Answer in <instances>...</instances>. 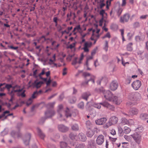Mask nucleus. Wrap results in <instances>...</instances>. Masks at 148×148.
<instances>
[{
  "instance_id": "obj_1",
  "label": "nucleus",
  "mask_w": 148,
  "mask_h": 148,
  "mask_svg": "<svg viewBox=\"0 0 148 148\" xmlns=\"http://www.w3.org/2000/svg\"><path fill=\"white\" fill-rule=\"evenodd\" d=\"M101 105L104 108H107L109 109L112 110L114 109L113 106L106 101H103L100 103H94L93 106L96 108L100 109L101 107Z\"/></svg>"
},
{
  "instance_id": "obj_2",
  "label": "nucleus",
  "mask_w": 148,
  "mask_h": 148,
  "mask_svg": "<svg viewBox=\"0 0 148 148\" xmlns=\"http://www.w3.org/2000/svg\"><path fill=\"white\" fill-rule=\"evenodd\" d=\"M128 98L130 100L136 101L139 100L141 96L140 94L138 92H132L129 94Z\"/></svg>"
},
{
  "instance_id": "obj_3",
  "label": "nucleus",
  "mask_w": 148,
  "mask_h": 148,
  "mask_svg": "<svg viewBox=\"0 0 148 148\" xmlns=\"http://www.w3.org/2000/svg\"><path fill=\"white\" fill-rule=\"evenodd\" d=\"M63 106L62 105H60L58 106L57 109L58 118L60 121L64 120L65 119L62 113L64 112Z\"/></svg>"
},
{
  "instance_id": "obj_4",
  "label": "nucleus",
  "mask_w": 148,
  "mask_h": 148,
  "mask_svg": "<svg viewBox=\"0 0 148 148\" xmlns=\"http://www.w3.org/2000/svg\"><path fill=\"white\" fill-rule=\"evenodd\" d=\"M103 95L104 97L106 99L110 101H112V100H114L113 99L114 96L110 91H105Z\"/></svg>"
},
{
  "instance_id": "obj_5",
  "label": "nucleus",
  "mask_w": 148,
  "mask_h": 148,
  "mask_svg": "<svg viewBox=\"0 0 148 148\" xmlns=\"http://www.w3.org/2000/svg\"><path fill=\"white\" fill-rule=\"evenodd\" d=\"M131 136L136 143L138 144H140L142 139L140 135L138 134L137 133H136L132 135Z\"/></svg>"
},
{
  "instance_id": "obj_6",
  "label": "nucleus",
  "mask_w": 148,
  "mask_h": 148,
  "mask_svg": "<svg viewBox=\"0 0 148 148\" xmlns=\"http://www.w3.org/2000/svg\"><path fill=\"white\" fill-rule=\"evenodd\" d=\"M105 140L104 136L100 134L97 137L96 140V143L99 145H101L103 143Z\"/></svg>"
},
{
  "instance_id": "obj_7",
  "label": "nucleus",
  "mask_w": 148,
  "mask_h": 148,
  "mask_svg": "<svg viewBox=\"0 0 148 148\" xmlns=\"http://www.w3.org/2000/svg\"><path fill=\"white\" fill-rule=\"evenodd\" d=\"M141 85L140 81L139 80H137L134 81L132 84V88L135 90H138Z\"/></svg>"
},
{
  "instance_id": "obj_8",
  "label": "nucleus",
  "mask_w": 148,
  "mask_h": 148,
  "mask_svg": "<svg viewBox=\"0 0 148 148\" xmlns=\"http://www.w3.org/2000/svg\"><path fill=\"white\" fill-rule=\"evenodd\" d=\"M43 83L42 82H38L37 80H36L32 83L31 85L30 86V87H32L33 88H38L40 87Z\"/></svg>"
},
{
  "instance_id": "obj_9",
  "label": "nucleus",
  "mask_w": 148,
  "mask_h": 148,
  "mask_svg": "<svg viewBox=\"0 0 148 148\" xmlns=\"http://www.w3.org/2000/svg\"><path fill=\"white\" fill-rule=\"evenodd\" d=\"M58 129L59 130L62 132H65L69 130V128L63 124H60L58 126Z\"/></svg>"
},
{
  "instance_id": "obj_10",
  "label": "nucleus",
  "mask_w": 148,
  "mask_h": 148,
  "mask_svg": "<svg viewBox=\"0 0 148 148\" xmlns=\"http://www.w3.org/2000/svg\"><path fill=\"white\" fill-rule=\"evenodd\" d=\"M55 114V112L54 110H48L45 113V117L46 118H51Z\"/></svg>"
},
{
  "instance_id": "obj_11",
  "label": "nucleus",
  "mask_w": 148,
  "mask_h": 148,
  "mask_svg": "<svg viewBox=\"0 0 148 148\" xmlns=\"http://www.w3.org/2000/svg\"><path fill=\"white\" fill-rule=\"evenodd\" d=\"M130 16L129 14H125L124 15L123 17H121L120 18V21L122 23H124L125 22H127L128 21Z\"/></svg>"
},
{
  "instance_id": "obj_12",
  "label": "nucleus",
  "mask_w": 148,
  "mask_h": 148,
  "mask_svg": "<svg viewBox=\"0 0 148 148\" xmlns=\"http://www.w3.org/2000/svg\"><path fill=\"white\" fill-rule=\"evenodd\" d=\"M107 121L105 118H103L95 120L96 123L98 125H102L105 123Z\"/></svg>"
},
{
  "instance_id": "obj_13",
  "label": "nucleus",
  "mask_w": 148,
  "mask_h": 148,
  "mask_svg": "<svg viewBox=\"0 0 148 148\" xmlns=\"http://www.w3.org/2000/svg\"><path fill=\"white\" fill-rule=\"evenodd\" d=\"M31 138V135L30 134H27L23 138L24 143L26 145H28L29 144V140Z\"/></svg>"
},
{
  "instance_id": "obj_14",
  "label": "nucleus",
  "mask_w": 148,
  "mask_h": 148,
  "mask_svg": "<svg viewBox=\"0 0 148 148\" xmlns=\"http://www.w3.org/2000/svg\"><path fill=\"white\" fill-rule=\"evenodd\" d=\"M118 118L115 116H112L110 119L109 122L112 125L116 124L118 122Z\"/></svg>"
},
{
  "instance_id": "obj_15",
  "label": "nucleus",
  "mask_w": 148,
  "mask_h": 148,
  "mask_svg": "<svg viewBox=\"0 0 148 148\" xmlns=\"http://www.w3.org/2000/svg\"><path fill=\"white\" fill-rule=\"evenodd\" d=\"M118 86L117 83L115 81H113L110 84V88L112 90L114 91L117 89Z\"/></svg>"
},
{
  "instance_id": "obj_16",
  "label": "nucleus",
  "mask_w": 148,
  "mask_h": 148,
  "mask_svg": "<svg viewBox=\"0 0 148 148\" xmlns=\"http://www.w3.org/2000/svg\"><path fill=\"white\" fill-rule=\"evenodd\" d=\"M91 42H87L85 43L83 49L84 51L85 52H88L89 51L88 47H90L92 45Z\"/></svg>"
},
{
  "instance_id": "obj_17",
  "label": "nucleus",
  "mask_w": 148,
  "mask_h": 148,
  "mask_svg": "<svg viewBox=\"0 0 148 148\" xmlns=\"http://www.w3.org/2000/svg\"><path fill=\"white\" fill-rule=\"evenodd\" d=\"M114 100L112 101L114 102L116 104H119L122 101L121 98L120 97L114 96L113 97Z\"/></svg>"
},
{
  "instance_id": "obj_18",
  "label": "nucleus",
  "mask_w": 148,
  "mask_h": 148,
  "mask_svg": "<svg viewBox=\"0 0 148 148\" xmlns=\"http://www.w3.org/2000/svg\"><path fill=\"white\" fill-rule=\"evenodd\" d=\"M138 113V110L136 108H133L131 109L129 111V114L132 116L136 115Z\"/></svg>"
},
{
  "instance_id": "obj_19",
  "label": "nucleus",
  "mask_w": 148,
  "mask_h": 148,
  "mask_svg": "<svg viewBox=\"0 0 148 148\" xmlns=\"http://www.w3.org/2000/svg\"><path fill=\"white\" fill-rule=\"evenodd\" d=\"M78 137L80 140L83 142L85 141L86 140V138L85 135L82 133L79 134Z\"/></svg>"
},
{
  "instance_id": "obj_20",
  "label": "nucleus",
  "mask_w": 148,
  "mask_h": 148,
  "mask_svg": "<svg viewBox=\"0 0 148 148\" xmlns=\"http://www.w3.org/2000/svg\"><path fill=\"white\" fill-rule=\"evenodd\" d=\"M16 87V86H13L12 87V90L10 91V89H7L8 94L10 95V93L12 94H15V92H17L18 91L17 90H15V88Z\"/></svg>"
},
{
  "instance_id": "obj_21",
  "label": "nucleus",
  "mask_w": 148,
  "mask_h": 148,
  "mask_svg": "<svg viewBox=\"0 0 148 148\" xmlns=\"http://www.w3.org/2000/svg\"><path fill=\"white\" fill-rule=\"evenodd\" d=\"M90 94L89 92H86L84 93L82 95V98L86 100H87L88 97L90 96Z\"/></svg>"
},
{
  "instance_id": "obj_22",
  "label": "nucleus",
  "mask_w": 148,
  "mask_h": 148,
  "mask_svg": "<svg viewBox=\"0 0 148 148\" xmlns=\"http://www.w3.org/2000/svg\"><path fill=\"white\" fill-rule=\"evenodd\" d=\"M70 138L73 140H77L78 139L77 136L75 134L71 133L69 135Z\"/></svg>"
},
{
  "instance_id": "obj_23",
  "label": "nucleus",
  "mask_w": 148,
  "mask_h": 148,
  "mask_svg": "<svg viewBox=\"0 0 148 148\" xmlns=\"http://www.w3.org/2000/svg\"><path fill=\"white\" fill-rule=\"evenodd\" d=\"M140 118L143 120H145L148 119V115L146 113H142L140 116Z\"/></svg>"
},
{
  "instance_id": "obj_24",
  "label": "nucleus",
  "mask_w": 148,
  "mask_h": 148,
  "mask_svg": "<svg viewBox=\"0 0 148 148\" xmlns=\"http://www.w3.org/2000/svg\"><path fill=\"white\" fill-rule=\"evenodd\" d=\"M129 121L128 120L125 118H122L121 119V121L120 124L121 125H123L128 124L129 123Z\"/></svg>"
},
{
  "instance_id": "obj_25",
  "label": "nucleus",
  "mask_w": 148,
  "mask_h": 148,
  "mask_svg": "<svg viewBox=\"0 0 148 148\" xmlns=\"http://www.w3.org/2000/svg\"><path fill=\"white\" fill-rule=\"evenodd\" d=\"M37 130L39 136L41 138L43 139L45 136L44 134L42 133L39 128H37Z\"/></svg>"
},
{
  "instance_id": "obj_26",
  "label": "nucleus",
  "mask_w": 148,
  "mask_h": 148,
  "mask_svg": "<svg viewBox=\"0 0 148 148\" xmlns=\"http://www.w3.org/2000/svg\"><path fill=\"white\" fill-rule=\"evenodd\" d=\"M144 39V37L140 36H136L135 37V40L136 42H139L141 41H143Z\"/></svg>"
},
{
  "instance_id": "obj_27",
  "label": "nucleus",
  "mask_w": 148,
  "mask_h": 148,
  "mask_svg": "<svg viewBox=\"0 0 148 148\" xmlns=\"http://www.w3.org/2000/svg\"><path fill=\"white\" fill-rule=\"evenodd\" d=\"M95 91L98 93H103L104 94L105 92V90L103 88H96L95 89Z\"/></svg>"
},
{
  "instance_id": "obj_28",
  "label": "nucleus",
  "mask_w": 148,
  "mask_h": 148,
  "mask_svg": "<svg viewBox=\"0 0 148 148\" xmlns=\"http://www.w3.org/2000/svg\"><path fill=\"white\" fill-rule=\"evenodd\" d=\"M132 45L133 44L132 43L130 42L127 45V51H131L132 50Z\"/></svg>"
},
{
  "instance_id": "obj_29",
  "label": "nucleus",
  "mask_w": 148,
  "mask_h": 148,
  "mask_svg": "<svg viewBox=\"0 0 148 148\" xmlns=\"http://www.w3.org/2000/svg\"><path fill=\"white\" fill-rule=\"evenodd\" d=\"M81 30V28L80 27V26L79 25H78L76 26L74 29L73 32V34L74 35L76 34V32H75V31L77 30V32H79L80 30Z\"/></svg>"
},
{
  "instance_id": "obj_30",
  "label": "nucleus",
  "mask_w": 148,
  "mask_h": 148,
  "mask_svg": "<svg viewBox=\"0 0 148 148\" xmlns=\"http://www.w3.org/2000/svg\"><path fill=\"white\" fill-rule=\"evenodd\" d=\"M65 116L67 118L70 117L71 115L70 111L68 108H67L65 111Z\"/></svg>"
},
{
  "instance_id": "obj_31",
  "label": "nucleus",
  "mask_w": 148,
  "mask_h": 148,
  "mask_svg": "<svg viewBox=\"0 0 148 148\" xmlns=\"http://www.w3.org/2000/svg\"><path fill=\"white\" fill-rule=\"evenodd\" d=\"M94 134V133L92 130H89L88 131L86 134L88 137H91Z\"/></svg>"
},
{
  "instance_id": "obj_32",
  "label": "nucleus",
  "mask_w": 148,
  "mask_h": 148,
  "mask_svg": "<svg viewBox=\"0 0 148 148\" xmlns=\"http://www.w3.org/2000/svg\"><path fill=\"white\" fill-rule=\"evenodd\" d=\"M86 124L87 127L89 129H90L92 125V123L89 121H87L86 122Z\"/></svg>"
},
{
  "instance_id": "obj_33",
  "label": "nucleus",
  "mask_w": 148,
  "mask_h": 148,
  "mask_svg": "<svg viewBox=\"0 0 148 148\" xmlns=\"http://www.w3.org/2000/svg\"><path fill=\"white\" fill-rule=\"evenodd\" d=\"M67 144L66 143L64 142H60V146L61 148H65L66 147Z\"/></svg>"
},
{
  "instance_id": "obj_34",
  "label": "nucleus",
  "mask_w": 148,
  "mask_h": 148,
  "mask_svg": "<svg viewBox=\"0 0 148 148\" xmlns=\"http://www.w3.org/2000/svg\"><path fill=\"white\" fill-rule=\"evenodd\" d=\"M92 75L88 72H84L83 73V76L85 78L89 77L90 78Z\"/></svg>"
},
{
  "instance_id": "obj_35",
  "label": "nucleus",
  "mask_w": 148,
  "mask_h": 148,
  "mask_svg": "<svg viewBox=\"0 0 148 148\" xmlns=\"http://www.w3.org/2000/svg\"><path fill=\"white\" fill-rule=\"evenodd\" d=\"M38 96V92L37 91H36L34 92L32 95L31 97H30L31 99L32 100L34 99L37 97Z\"/></svg>"
},
{
  "instance_id": "obj_36",
  "label": "nucleus",
  "mask_w": 148,
  "mask_h": 148,
  "mask_svg": "<svg viewBox=\"0 0 148 148\" xmlns=\"http://www.w3.org/2000/svg\"><path fill=\"white\" fill-rule=\"evenodd\" d=\"M46 40V39L45 38V36H42L39 38L38 40V41L40 43H43Z\"/></svg>"
},
{
  "instance_id": "obj_37",
  "label": "nucleus",
  "mask_w": 148,
  "mask_h": 148,
  "mask_svg": "<svg viewBox=\"0 0 148 148\" xmlns=\"http://www.w3.org/2000/svg\"><path fill=\"white\" fill-rule=\"evenodd\" d=\"M143 127L142 126H140L136 128L135 131L137 132L141 133L143 131Z\"/></svg>"
},
{
  "instance_id": "obj_38",
  "label": "nucleus",
  "mask_w": 148,
  "mask_h": 148,
  "mask_svg": "<svg viewBox=\"0 0 148 148\" xmlns=\"http://www.w3.org/2000/svg\"><path fill=\"white\" fill-rule=\"evenodd\" d=\"M11 134L13 137H19L20 136L18 133L14 131H12L11 133Z\"/></svg>"
},
{
  "instance_id": "obj_39",
  "label": "nucleus",
  "mask_w": 148,
  "mask_h": 148,
  "mask_svg": "<svg viewBox=\"0 0 148 148\" xmlns=\"http://www.w3.org/2000/svg\"><path fill=\"white\" fill-rule=\"evenodd\" d=\"M95 78V77L94 76L92 75V76H91L89 78V79L88 80V81L86 82V84H87L88 82L91 81L92 82L94 83H95L94 81V78Z\"/></svg>"
},
{
  "instance_id": "obj_40",
  "label": "nucleus",
  "mask_w": 148,
  "mask_h": 148,
  "mask_svg": "<svg viewBox=\"0 0 148 148\" xmlns=\"http://www.w3.org/2000/svg\"><path fill=\"white\" fill-rule=\"evenodd\" d=\"M131 131L130 129L128 127L125 126L124 127V133L125 134H127L129 133Z\"/></svg>"
},
{
  "instance_id": "obj_41",
  "label": "nucleus",
  "mask_w": 148,
  "mask_h": 148,
  "mask_svg": "<svg viewBox=\"0 0 148 148\" xmlns=\"http://www.w3.org/2000/svg\"><path fill=\"white\" fill-rule=\"evenodd\" d=\"M78 107L81 109H83L84 108V103L83 102L79 103L77 105Z\"/></svg>"
},
{
  "instance_id": "obj_42",
  "label": "nucleus",
  "mask_w": 148,
  "mask_h": 148,
  "mask_svg": "<svg viewBox=\"0 0 148 148\" xmlns=\"http://www.w3.org/2000/svg\"><path fill=\"white\" fill-rule=\"evenodd\" d=\"M72 129L74 131H77L79 130V127L77 124H75L71 127Z\"/></svg>"
},
{
  "instance_id": "obj_43",
  "label": "nucleus",
  "mask_w": 148,
  "mask_h": 148,
  "mask_svg": "<svg viewBox=\"0 0 148 148\" xmlns=\"http://www.w3.org/2000/svg\"><path fill=\"white\" fill-rule=\"evenodd\" d=\"M118 26L116 24H113L111 26V29L114 30H117L118 29Z\"/></svg>"
},
{
  "instance_id": "obj_44",
  "label": "nucleus",
  "mask_w": 148,
  "mask_h": 148,
  "mask_svg": "<svg viewBox=\"0 0 148 148\" xmlns=\"http://www.w3.org/2000/svg\"><path fill=\"white\" fill-rule=\"evenodd\" d=\"M76 100V98L75 97H73L69 99V101L70 103H73L75 102Z\"/></svg>"
},
{
  "instance_id": "obj_45",
  "label": "nucleus",
  "mask_w": 148,
  "mask_h": 148,
  "mask_svg": "<svg viewBox=\"0 0 148 148\" xmlns=\"http://www.w3.org/2000/svg\"><path fill=\"white\" fill-rule=\"evenodd\" d=\"M25 90L23 91L21 93H20L21 92H19L17 93V95L18 96H21L22 97H25Z\"/></svg>"
},
{
  "instance_id": "obj_46",
  "label": "nucleus",
  "mask_w": 148,
  "mask_h": 148,
  "mask_svg": "<svg viewBox=\"0 0 148 148\" xmlns=\"http://www.w3.org/2000/svg\"><path fill=\"white\" fill-rule=\"evenodd\" d=\"M16 86V87L15 88V90H18V91L17 92H17L18 93L19 92H21L23 90V89H20V86L16 85L15 86Z\"/></svg>"
},
{
  "instance_id": "obj_47",
  "label": "nucleus",
  "mask_w": 148,
  "mask_h": 148,
  "mask_svg": "<svg viewBox=\"0 0 148 148\" xmlns=\"http://www.w3.org/2000/svg\"><path fill=\"white\" fill-rule=\"evenodd\" d=\"M118 129L119 133L120 134V136L123 135V132L122 129L120 127H118Z\"/></svg>"
},
{
  "instance_id": "obj_48",
  "label": "nucleus",
  "mask_w": 148,
  "mask_h": 148,
  "mask_svg": "<svg viewBox=\"0 0 148 148\" xmlns=\"http://www.w3.org/2000/svg\"><path fill=\"white\" fill-rule=\"evenodd\" d=\"M85 145L83 144H77L75 148H84Z\"/></svg>"
},
{
  "instance_id": "obj_49",
  "label": "nucleus",
  "mask_w": 148,
  "mask_h": 148,
  "mask_svg": "<svg viewBox=\"0 0 148 148\" xmlns=\"http://www.w3.org/2000/svg\"><path fill=\"white\" fill-rule=\"evenodd\" d=\"M33 101V100L30 98L28 100L26 103V105L27 106H29L31 104Z\"/></svg>"
},
{
  "instance_id": "obj_50",
  "label": "nucleus",
  "mask_w": 148,
  "mask_h": 148,
  "mask_svg": "<svg viewBox=\"0 0 148 148\" xmlns=\"http://www.w3.org/2000/svg\"><path fill=\"white\" fill-rule=\"evenodd\" d=\"M8 133V131L7 130L5 129L3 131L1 132V135L2 136H4L7 134Z\"/></svg>"
},
{
  "instance_id": "obj_51",
  "label": "nucleus",
  "mask_w": 148,
  "mask_h": 148,
  "mask_svg": "<svg viewBox=\"0 0 148 148\" xmlns=\"http://www.w3.org/2000/svg\"><path fill=\"white\" fill-rule=\"evenodd\" d=\"M77 57H75L74 58V59L73 60L72 62V65H75L77 63L78 64V61H77Z\"/></svg>"
},
{
  "instance_id": "obj_52",
  "label": "nucleus",
  "mask_w": 148,
  "mask_h": 148,
  "mask_svg": "<svg viewBox=\"0 0 148 148\" xmlns=\"http://www.w3.org/2000/svg\"><path fill=\"white\" fill-rule=\"evenodd\" d=\"M6 84L5 87V88H6L7 89H10L11 88H12L13 86H12V84Z\"/></svg>"
},
{
  "instance_id": "obj_53",
  "label": "nucleus",
  "mask_w": 148,
  "mask_h": 148,
  "mask_svg": "<svg viewBox=\"0 0 148 148\" xmlns=\"http://www.w3.org/2000/svg\"><path fill=\"white\" fill-rule=\"evenodd\" d=\"M124 138H125L128 141H130L131 140V137L130 136L127 135H124Z\"/></svg>"
},
{
  "instance_id": "obj_54",
  "label": "nucleus",
  "mask_w": 148,
  "mask_h": 148,
  "mask_svg": "<svg viewBox=\"0 0 148 148\" xmlns=\"http://www.w3.org/2000/svg\"><path fill=\"white\" fill-rule=\"evenodd\" d=\"M111 125H112L109 122L107 123L105 125H104L103 126V127L105 129H107Z\"/></svg>"
},
{
  "instance_id": "obj_55",
  "label": "nucleus",
  "mask_w": 148,
  "mask_h": 148,
  "mask_svg": "<svg viewBox=\"0 0 148 148\" xmlns=\"http://www.w3.org/2000/svg\"><path fill=\"white\" fill-rule=\"evenodd\" d=\"M45 71L46 69H43L42 70V72L39 75V76L40 78H41V76L42 75H43L45 73Z\"/></svg>"
},
{
  "instance_id": "obj_56",
  "label": "nucleus",
  "mask_w": 148,
  "mask_h": 148,
  "mask_svg": "<svg viewBox=\"0 0 148 148\" xmlns=\"http://www.w3.org/2000/svg\"><path fill=\"white\" fill-rule=\"evenodd\" d=\"M148 16V15H141L140 16V18L141 19H145Z\"/></svg>"
},
{
  "instance_id": "obj_57",
  "label": "nucleus",
  "mask_w": 148,
  "mask_h": 148,
  "mask_svg": "<svg viewBox=\"0 0 148 148\" xmlns=\"http://www.w3.org/2000/svg\"><path fill=\"white\" fill-rule=\"evenodd\" d=\"M97 49V48L96 47L92 51L91 53L92 56H93L95 54Z\"/></svg>"
},
{
  "instance_id": "obj_58",
  "label": "nucleus",
  "mask_w": 148,
  "mask_h": 148,
  "mask_svg": "<svg viewBox=\"0 0 148 148\" xmlns=\"http://www.w3.org/2000/svg\"><path fill=\"white\" fill-rule=\"evenodd\" d=\"M55 104V102L49 103L48 104V107L49 108H52L53 107Z\"/></svg>"
},
{
  "instance_id": "obj_59",
  "label": "nucleus",
  "mask_w": 148,
  "mask_h": 148,
  "mask_svg": "<svg viewBox=\"0 0 148 148\" xmlns=\"http://www.w3.org/2000/svg\"><path fill=\"white\" fill-rule=\"evenodd\" d=\"M84 57V55L83 53L81 55V56L79 59V61H78V64H80L81 63V61L83 59Z\"/></svg>"
},
{
  "instance_id": "obj_60",
  "label": "nucleus",
  "mask_w": 148,
  "mask_h": 148,
  "mask_svg": "<svg viewBox=\"0 0 148 148\" xmlns=\"http://www.w3.org/2000/svg\"><path fill=\"white\" fill-rule=\"evenodd\" d=\"M103 60L105 62L107 61L108 59V56L107 55H104L103 57Z\"/></svg>"
},
{
  "instance_id": "obj_61",
  "label": "nucleus",
  "mask_w": 148,
  "mask_h": 148,
  "mask_svg": "<svg viewBox=\"0 0 148 148\" xmlns=\"http://www.w3.org/2000/svg\"><path fill=\"white\" fill-rule=\"evenodd\" d=\"M15 94H12L11 93H10V95L11 96V99L9 100V101L10 102H12L13 100L14 99V96Z\"/></svg>"
},
{
  "instance_id": "obj_62",
  "label": "nucleus",
  "mask_w": 148,
  "mask_h": 148,
  "mask_svg": "<svg viewBox=\"0 0 148 148\" xmlns=\"http://www.w3.org/2000/svg\"><path fill=\"white\" fill-rule=\"evenodd\" d=\"M8 47L10 49H13L14 50H16L18 48V47H14L13 46H8Z\"/></svg>"
},
{
  "instance_id": "obj_63",
  "label": "nucleus",
  "mask_w": 148,
  "mask_h": 148,
  "mask_svg": "<svg viewBox=\"0 0 148 148\" xmlns=\"http://www.w3.org/2000/svg\"><path fill=\"white\" fill-rule=\"evenodd\" d=\"M48 148H56V146L53 145L49 144L47 145Z\"/></svg>"
},
{
  "instance_id": "obj_64",
  "label": "nucleus",
  "mask_w": 148,
  "mask_h": 148,
  "mask_svg": "<svg viewBox=\"0 0 148 148\" xmlns=\"http://www.w3.org/2000/svg\"><path fill=\"white\" fill-rule=\"evenodd\" d=\"M131 81V78L130 77H129L126 80V82L127 84H130Z\"/></svg>"
}]
</instances>
